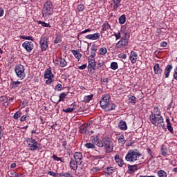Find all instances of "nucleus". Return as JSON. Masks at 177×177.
Wrapping results in <instances>:
<instances>
[{"label":"nucleus","mask_w":177,"mask_h":177,"mask_svg":"<svg viewBox=\"0 0 177 177\" xmlns=\"http://www.w3.org/2000/svg\"><path fill=\"white\" fill-rule=\"evenodd\" d=\"M91 142H92L94 145H96L97 147H104L106 153H111L113 151V149H114V144L111 139L108 137H104L102 140H100L99 137L92 136L91 138Z\"/></svg>","instance_id":"obj_1"},{"label":"nucleus","mask_w":177,"mask_h":177,"mask_svg":"<svg viewBox=\"0 0 177 177\" xmlns=\"http://www.w3.org/2000/svg\"><path fill=\"white\" fill-rule=\"evenodd\" d=\"M149 118L153 125L156 127H158V125L164 127V118H162L161 113L158 111V108H154V113H151Z\"/></svg>","instance_id":"obj_2"},{"label":"nucleus","mask_w":177,"mask_h":177,"mask_svg":"<svg viewBox=\"0 0 177 177\" xmlns=\"http://www.w3.org/2000/svg\"><path fill=\"white\" fill-rule=\"evenodd\" d=\"M142 156V153L138 151V150H129L125 156V160L128 162H135L138 161V158Z\"/></svg>","instance_id":"obj_3"},{"label":"nucleus","mask_w":177,"mask_h":177,"mask_svg":"<svg viewBox=\"0 0 177 177\" xmlns=\"http://www.w3.org/2000/svg\"><path fill=\"white\" fill-rule=\"evenodd\" d=\"M52 12H53V4L50 1L46 2L42 9V17L48 19L52 15Z\"/></svg>","instance_id":"obj_4"},{"label":"nucleus","mask_w":177,"mask_h":177,"mask_svg":"<svg viewBox=\"0 0 177 177\" xmlns=\"http://www.w3.org/2000/svg\"><path fill=\"white\" fill-rule=\"evenodd\" d=\"M26 142L28 147H30V150H31V151L39 150V149L41 148V145L36 142L35 139L34 138H26Z\"/></svg>","instance_id":"obj_5"},{"label":"nucleus","mask_w":177,"mask_h":177,"mask_svg":"<svg viewBox=\"0 0 177 177\" xmlns=\"http://www.w3.org/2000/svg\"><path fill=\"white\" fill-rule=\"evenodd\" d=\"M15 71L17 77L20 78L21 80H24L26 78V69L24 68V66L19 64L15 66Z\"/></svg>","instance_id":"obj_6"},{"label":"nucleus","mask_w":177,"mask_h":177,"mask_svg":"<svg viewBox=\"0 0 177 177\" xmlns=\"http://www.w3.org/2000/svg\"><path fill=\"white\" fill-rule=\"evenodd\" d=\"M44 78L46 79V85H50L55 81V75L52 73L50 68L46 69L44 72Z\"/></svg>","instance_id":"obj_7"},{"label":"nucleus","mask_w":177,"mask_h":177,"mask_svg":"<svg viewBox=\"0 0 177 177\" xmlns=\"http://www.w3.org/2000/svg\"><path fill=\"white\" fill-rule=\"evenodd\" d=\"M110 99H111V96L110 94H105L100 101V104L102 109H106L109 104L110 103Z\"/></svg>","instance_id":"obj_8"},{"label":"nucleus","mask_w":177,"mask_h":177,"mask_svg":"<svg viewBox=\"0 0 177 177\" xmlns=\"http://www.w3.org/2000/svg\"><path fill=\"white\" fill-rule=\"evenodd\" d=\"M128 46V40L127 39H121L115 46V49L116 50H121L124 49V48Z\"/></svg>","instance_id":"obj_9"},{"label":"nucleus","mask_w":177,"mask_h":177,"mask_svg":"<svg viewBox=\"0 0 177 177\" xmlns=\"http://www.w3.org/2000/svg\"><path fill=\"white\" fill-rule=\"evenodd\" d=\"M22 46L28 53H31L32 49H34V44L32 41H26L22 44Z\"/></svg>","instance_id":"obj_10"},{"label":"nucleus","mask_w":177,"mask_h":177,"mask_svg":"<svg viewBox=\"0 0 177 177\" xmlns=\"http://www.w3.org/2000/svg\"><path fill=\"white\" fill-rule=\"evenodd\" d=\"M54 64L59 67H66L67 66V62L64 58H59L58 59L53 60Z\"/></svg>","instance_id":"obj_11"},{"label":"nucleus","mask_w":177,"mask_h":177,"mask_svg":"<svg viewBox=\"0 0 177 177\" xmlns=\"http://www.w3.org/2000/svg\"><path fill=\"white\" fill-rule=\"evenodd\" d=\"M39 44L41 50H46L48 49V38L46 37H41Z\"/></svg>","instance_id":"obj_12"},{"label":"nucleus","mask_w":177,"mask_h":177,"mask_svg":"<svg viewBox=\"0 0 177 177\" xmlns=\"http://www.w3.org/2000/svg\"><path fill=\"white\" fill-rule=\"evenodd\" d=\"M74 160L76 161V162H77V164L79 165H82V160L84 158V156H82V153L81 152H75L74 155Z\"/></svg>","instance_id":"obj_13"},{"label":"nucleus","mask_w":177,"mask_h":177,"mask_svg":"<svg viewBox=\"0 0 177 177\" xmlns=\"http://www.w3.org/2000/svg\"><path fill=\"white\" fill-rule=\"evenodd\" d=\"M85 38L86 39H91V41H95L96 39H99V38H100V34L97 32L90 34L85 36Z\"/></svg>","instance_id":"obj_14"},{"label":"nucleus","mask_w":177,"mask_h":177,"mask_svg":"<svg viewBox=\"0 0 177 177\" xmlns=\"http://www.w3.org/2000/svg\"><path fill=\"white\" fill-rule=\"evenodd\" d=\"M78 165H81L78 164V162L76 160H74V159H71L69 162V167L71 169H73V171H77L78 169Z\"/></svg>","instance_id":"obj_15"},{"label":"nucleus","mask_w":177,"mask_h":177,"mask_svg":"<svg viewBox=\"0 0 177 177\" xmlns=\"http://www.w3.org/2000/svg\"><path fill=\"white\" fill-rule=\"evenodd\" d=\"M129 60L132 63V64H135L136 61L138 60V53L135 51H131L130 53Z\"/></svg>","instance_id":"obj_16"},{"label":"nucleus","mask_w":177,"mask_h":177,"mask_svg":"<svg viewBox=\"0 0 177 177\" xmlns=\"http://www.w3.org/2000/svg\"><path fill=\"white\" fill-rule=\"evenodd\" d=\"M136 171H138V165H128L127 174L132 175V174H135Z\"/></svg>","instance_id":"obj_17"},{"label":"nucleus","mask_w":177,"mask_h":177,"mask_svg":"<svg viewBox=\"0 0 177 177\" xmlns=\"http://www.w3.org/2000/svg\"><path fill=\"white\" fill-rule=\"evenodd\" d=\"M88 68H93V70L96 68V62L95 61V58L88 57Z\"/></svg>","instance_id":"obj_18"},{"label":"nucleus","mask_w":177,"mask_h":177,"mask_svg":"<svg viewBox=\"0 0 177 177\" xmlns=\"http://www.w3.org/2000/svg\"><path fill=\"white\" fill-rule=\"evenodd\" d=\"M111 29V26L109 24V21H106L102 26V32L107 31Z\"/></svg>","instance_id":"obj_19"},{"label":"nucleus","mask_w":177,"mask_h":177,"mask_svg":"<svg viewBox=\"0 0 177 177\" xmlns=\"http://www.w3.org/2000/svg\"><path fill=\"white\" fill-rule=\"evenodd\" d=\"M171 70H172V65L168 64L165 69V78H168L169 77V74Z\"/></svg>","instance_id":"obj_20"},{"label":"nucleus","mask_w":177,"mask_h":177,"mask_svg":"<svg viewBox=\"0 0 177 177\" xmlns=\"http://www.w3.org/2000/svg\"><path fill=\"white\" fill-rule=\"evenodd\" d=\"M118 127L122 131H127V129H128V127L127 126V122H125V121H123V120H121L119 122Z\"/></svg>","instance_id":"obj_21"},{"label":"nucleus","mask_w":177,"mask_h":177,"mask_svg":"<svg viewBox=\"0 0 177 177\" xmlns=\"http://www.w3.org/2000/svg\"><path fill=\"white\" fill-rule=\"evenodd\" d=\"M153 70H154L155 74L160 75L162 73V69L160 68V64H155V66H153Z\"/></svg>","instance_id":"obj_22"},{"label":"nucleus","mask_w":177,"mask_h":177,"mask_svg":"<svg viewBox=\"0 0 177 177\" xmlns=\"http://www.w3.org/2000/svg\"><path fill=\"white\" fill-rule=\"evenodd\" d=\"M115 162H117L118 165H119V167H122L124 165V160L121 158H120V156L116 155L115 156Z\"/></svg>","instance_id":"obj_23"},{"label":"nucleus","mask_w":177,"mask_h":177,"mask_svg":"<svg viewBox=\"0 0 177 177\" xmlns=\"http://www.w3.org/2000/svg\"><path fill=\"white\" fill-rule=\"evenodd\" d=\"M115 107H117V106L115 105V104L114 103H109L107 106L105 108L106 109V111H111L113 110H115Z\"/></svg>","instance_id":"obj_24"},{"label":"nucleus","mask_w":177,"mask_h":177,"mask_svg":"<svg viewBox=\"0 0 177 177\" xmlns=\"http://www.w3.org/2000/svg\"><path fill=\"white\" fill-rule=\"evenodd\" d=\"M167 122V128L171 133H174V129L172 128V124H171V121L169 120V118L166 119Z\"/></svg>","instance_id":"obj_25"},{"label":"nucleus","mask_w":177,"mask_h":177,"mask_svg":"<svg viewBox=\"0 0 177 177\" xmlns=\"http://www.w3.org/2000/svg\"><path fill=\"white\" fill-rule=\"evenodd\" d=\"M113 3V10H117L121 5V0H112Z\"/></svg>","instance_id":"obj_26"},{"label":"nucleus","mask_w":177,"mask_h":177,"mask_svg":"<svg viewBox=\"0 0 177 177\" xmlns=\"http://www.w3.org/2000/svg\"><path fill=\"white\" fill-rule=\"evenodd\" d=\"M71 53L75 56V57L77 59V60H80V59L82 57V55L77 50H72Z\"/></svg>","instance_id":"obj_27"},{"label":"nucleus","mask_w":177,"mask_h":177,"mask_svg":"<svg viewBox=\"0 0 177 177\" xmlns=\"http://www.w3.org/2000/svg\"><path fill=\"white\" fill-rule=\"evenodd\" d=\"M118 142L120 145H125L127 140H125V137L124 136V135H121L118 137Z\"/></svg>","instance_id":"obj_28"},{"label":"nucleus","mask_w":177,"mask_h":177,"mask_svg":"<svg viewBox=\"0 0 177 177\" xmlns=\"http://www.w3.org/2000/svg\"><path fill=\"white\" fill-rule=\"evenodd\" d=\"M93 99V95H86L84 97L83 102L84 103H89Z\"/></svg>","instance_id":"obj_29"},{"label":"nucleus","mask_w":177,"mask_h":177,"mask_svg":"<svg viewBox=\"0 0 177 177\" xmlns=\"http://www.w3.org/2000/svg\"><path fill=\"white\" fill-rule=\"evenodd\" d=\"M160 151H161V155L165 156L168 153V149L165 145H162Z\"/></svg>","instance_id":"obj_30"},{"label":"nucleus","mask_w":177,"mask_h":177,"mask_svg":"<svg viewBox=\"0 0 177 177\" xmlns=\"http://www.w3.org/2000/svg\"><path fill=\"white\" fill-rule=\"evenodd\" d=\"M59 98L57 103H59L60 102H64V99H66V97H67V93H62L61 94H59Z\"/></svg>","instance_id":"obj_31"},{"label":"nucleus","mask_w":177,"mask_h":177,"mask_svg":"<svg viewBox=\"0 0 177 177\" xmlns=\"http://www.w3.org/2000/svg\"><path fill=\"white\" fill-rule=\"evenodd\" d=\"M128 97L129 103H132L133 104H136V97L135 95H129Z\"/></svg>","instance_id":"obj_32"},{"label":"nucleus","mask_w":177,"mask_h":177,"mask_svg":"<svg viewBox=\"0 0 177 177\" xmlns=\"http://www.w3.org/2000/svg\"><path fill=\"white\" fill-rule=\"evenodd\" d=\"M72 106H73V108L68 107L66 109H63V111L64 113H73L75 110V108L74 107V106H75V102L73 103Z\"/></svg>","instance_id":"obj_33"},{"label":"nucleus","mask_w":177,"mask_h":177,"mask_svg":"<svg viewBox=\"0 0 177 177\" xmlns=\"http://www.w3.org/2000/svg\"><path fill=\"white\" fill-rule=\"evenodd\" d=\"M105 172L107 175H110V174L115 172V168L114 167H107L106 169H105Z\"/></svg>","instance_id":"obj_34"},{"label":"nucleus","mask_w":177,"mask_h":177,"mask_svg":"<svg viewBox=\"0 0 177 177\" xmlns=\"http://www.w3.org/2000/svg\"><path fill=\"white\" fill-rule=\"evenodd\" d=\"M86 149H96V145L92 142H87L85 144Z\"/></svg>","instance_id":"obj_35"},{"label":"nucleus","mask_w":177,"mask_h":177,"mask_svg":"<svg viewBox=\"0 0 177 177\" xmlns=\"http://www.w3.org/2000/svg\"><path fill=\"white\" fill-rule=\"evenodd\" d=\"M126 21H127V17L125 16V15H123L119 17L120 24H125Z\"/></svg>","instance_id":"obj_36"},{"label":"nucleus","mask_w":177,"mask_h":177,"mask_svg":"<svg viewBox=\"0 0 177 177\" xmlns=\"http://www.w3.org/2000/svg\"><path fill=\"white\" fill-rule=\"evenodd\" d=\"M158 176L159 177H167L168 175L167 174V172L164 170H158Z\"/></svg>","instance_id":"obj_37"},{"label":"nucleus","mask_w":177,"mask_h":177,"mask_svg":"<svg viewBox=\"0 0 177 177\" xmlns=\"http://www.w3.org/2000/svg\"><path fill=\"white\" fill-rule=\"evenodd\" d=\"M80 133H83L84 135L86 133V131H88V127L82 125L80 127Z\"/></svg>","instance_id":"obj_38"},{"label":"nucleus","mask_w":177,"mask_h":177,"mask_svg":"<svg viewBox=\"0 0 177 177\" xmlns=\"http://www.w3.org/2000/svg\"><path fill=\"white\" fill-rule=\"evenodd\" d=\"M37 24H40L43 27H50V24L42 21H38Z\"/></svg>","instance_id":"obj_39"},{"label":"nucleus","mask_w":177,"mask_h":177,"mask_svg":"<svg viewBox=\"0 0 177 177\" xmlns=\"http://www.w3.org/2000/svg\"><path fill=\"white\" fill-rule=\"evenodd\" d=\"M20 117H21V112L20 111H18L14 114L13 118L15 120H19Z\"/></svg>","instance_id":"obj_40"},{"label":"nucleus","mask_w":177,"mask_h":177,"mask_svg":"<svg viewBox=\"0 0 177 177\" xmlns=\"http://www.w3.org/2000/svg\"><path fill=\"white\" fill-rule=\"evenodd\" d=\"M20 84H21V82L19 81L12 82V84H11L12 88L15 89V88H17V86H19V85H20Z\"/></svg>","instance_id":"obj_41"},{"label":"nucleus","mask_w":177,"mask_h":177,"mask_svg":"<svg viewBox=\"0 0 177 177\" xmlns=\"http://www.w3.org/2000/svg\"><path fill=\"white\" fill-rule=\"evenodd\" d=\"M111 70H117L118 68V64L117 62L111 63Z\"/></svg>","instance_id":"obj_42"},{"label":"nucleus","mask_w":177,"mask_h":177,"mask_svg":"<svg viewBox=\"0 0 177 177\" xmlns=\"http://www.w3.org/2000/svg\"><path fill=\"white\" fill-rule=\"evenodd\" d=\"M62 89H63V86L62 85V84H57L55 86V91H56L57 92H60Z\"/></svg>","instance_id":"obj_43"},{"label":"nucleus","mask_w":177,"mask_h":177,"mask_svg":"<svg viewBox=\"0 0 177 177\" xmlns=\"http://www.w3.org/2000/svg\"><path fill=\"white\" fill-rule=\"evenodd\" d=\"M107 53V48H101L100 49V55H102V56H104Z\"/></svg>","instance_id":"obj_44"},{"label":"nucleus","mask_w":177,"mask_h":177,"mask_svg":"<svg viewBox=\"0 0 177 177\" xmlns=\"http://www.w3.org/2000/svg\"><path fill=\"white\" fill-rule=\"evenodd\" d=\"M147 151L148 154H149L151 160H153V158H154V152L151 151V149L150 148L147 149Z\"/></svg>","instance_id":"obj_45"},{"label":"nucleus","mask_w":177,"mask_h":177,"mask_svg":"<svg viewBox=\"0 0 177 177\" xmlns=\"http://www.w3.org/2000/svg\"><path fill=\"white\" fill-rule=\"evenodd\" d=\"M21 39H28V41H34V38H32V36H21Z\"/></svg>","instance_id":"obj_46"},{"label":"nucleus","mask_w":177,"mask_h":177,"mask_svg":"<svg viewBox=\"0 0 177 177\" xmlns=\"http://www.w3.org/2000/svg\"><path fill=\"white\" fill-rule=\"evenodd\" d=\"M113 35L115 37L116 39H120V38H121V35H122V30L118 32H115Z\"/></svg>","instance_id":"obj_47"},{"label":"nucleus","mask_w":177,"mask_h":177,"mask_svg":"<svg viewBox=\"0 0 177 177\" xmlns=\"http://www.w3.org/2000/svg\"><path fill=\"white\" fill-rule=\"evenodd\" d=\"M122 34L123 37L122 39H126V41H128V39L129 38V33H128L127 32H122Z\"/></svg>","instance_id":"obj_48"},{"label":"nucleus","mask_w":177,"mask_h":177,"mask_svg":"<svg viewBox=\"0 0 177 177\" xmlns=\"http://www.w3.org/2000/svg\"><path fill=\"white\" fill-rule=\"evenodd\" d=\"M62 41V37L57 36L54 40V44H59Z\"/></svg>","instance_id":"obj_49"},{"label":"nucleus","mask_w":177,"mask_h":177,"mask_svg":"<svg viewBox=\"0 0 177 177\" xmlns=\"http://www.w3.org/2000/svg\"><path fill=\"white\" fill-rule=\"evenodd\" d=\"M62 147L64 150H70V148L67 147V141L62 142Z\"/></svg>","instance_id":"obj_50"},{"label":"nucleus","mask_w":177,"mask_h":177,"mask_svg":"<svg viewBox=\"0 0 177 177\" xmlns=\"http://www.w3.org/2000/svg\"><path fill=\"white\" fill-rule=\"evenodd\" d=\"M85 9V6L84 5H78L77 6V10L78 12H83Z\"/></svg>","instance_id":"obj_51"},{"label":"nucleus","mask_w":177,"mask_h":177,"mask_svg":"<svg viewBox=\"0 0 177 177\" xmlns=\"http://www.w3.org/2000/svg\"><path fill=\"white\" fill-rule=\"evenodd\" d=\"M48 175L54 177L59 176V174L55 173L54 171H48Z\"/></svg>","instance_id":"obj_52"},{"label":"nucleus","mask_w":177,"mask_h":177,"mask_svg":"<svg viewBox=\"0 0 177 177\" xmlns=\"http://www.w3.org/2000/svg\"><path fill=\"white\" fill-rule=\"evenodd\" d=\"M28 115H23L22 117H21V118H20V121L21 122H24V121H26L27 120V118H28Z\"/></svg>","instance_id":"obj_53"},{"label":"nucleus","mask_w":177,"mask_h":177,"mask_svg":"<svg viewBox=\"0 0 177 177\" xmlns=\"http://www.w3.org/2000/svg\"><path fill=\"white\" fill-rule=\"evenodd\" d=\"M11 177H24V174L14 173V175L11 176Z\"/></svg>","instance_id":"obj_54"},{"label":"nucleus","mask_w":177,"mask_h":177,"mask_svg":"<svg viewBox=\"0 0 177 177\" xmlns=\"http://www.w3.org/2000/svg\"><path fill=\"white\" fill-rule=\"evenodd\" d=\"M53 159L55 160V161H62V158H59L56 155L53 156Z\"/></svg>","instance_id":"obj_55"},{"label":"nucleus","mask_w":177,"mask_h":177,"mask_svg":"<svg viewBox=\"0 0 177 177\" xmlns=\"http://www.w3.org/2000/svg\"><path fill=\"white\" fill-rule=\"evenodd\" d=\"M94 158H95V160H102V158H104V156H103V155L95 156L94 157Z\"/></svg>","instance_id":"obj_56"},{"label":"nucleus","mask_w":177,"mask_h":177,"mask_svg":"<svg viewBox=\"0 0 177 177\" xmlns=\"http://www.w3.org/2000/svg\"><path fill=\"white\" fill-rule=\"evenodd\" d=\"M118 57L120 59H127V54H120Z\"/></svg>","instance_id":"obj_57"},{"label":"nucleus","mask_w":177,"mask_h":177,"mask_svg":"<svg viewBox=\"0 0 177 177\" xmlns=\"http://www.w3.org/2000/svg\"><path fill=\"white\" fill-rule=\"evenodd\" d=\"M174 80H177V66H176V68L175 70H174Z\"/></svg>","instance_id":"obj_58"},{"label":"nucleus","mask_w":177,"mask_h":177,"mask_svg":"<svg viewBox=\"0 0 177 177\" xmlns=\"http://www.w3.org/2000/svg\"><path fill=\"white\" fill-rule=\"evenodd\" d=\"M5 13V10H3V8H0V17H2V16H3Z\"/></svg>","instance_id":"obj_59"},{"label":"nucleus","mask_w":177,"mask_h":177,"mask_svg":"<svg viewBox=\"0 0 177 177\" xmlns=\"http://www.w3.org/2000/svg\"><path fill=\"white\" fill-rule=\"evenodd\" d=\"M86 68V64H83L80 66H78L79 70H85Z\"/></svg>","instance_id":"obj_60"},{"label":"nucleus","mask_w":177,"mask_h":177,"mask_svg":"<svg viewBox=\"0 0 177 177\" xmlns=\"http://www.w3.org/2000/svg\"><path fill=\"white\" fill-rule=\"evenodd\" d=\"M95 56H96V53L91 51V55L88 57H91L92 59V58H95Z\"/></svg>","instance_id":"obj_61"},{"label":"nucleus","mask_w":177,"mask_h":177,"mask_svg":"<svg viewBox=\"0 0 177 177\" xmlns=\"http://www.w3.org/2000/svg\"><path fill=\"white\" fill-rule=\"evenodd\" d=\"M167 45V41H162V43H160V46L162 48H165Z\"/></svg>","instance_id":"obj_62"},{"label":"nucleus","mask_w":177,"mask_h":177,"mask_svg":"<svg viewBox=\"0 0 177 177\" xmlns=\"http://www.w3.org/2000/svg\"><path fill=\"white\" fill-rule=\"evenodd\" d=\"M92 171H93V172H99V171H100V168H99V167H93Z\"/></svg>","instance_id":"obj_63"},{"label":"nucleus","mask_w":177,"mask_h":177,"mask_svg":"<svg viewBox=\"0 0 177 177\" xmlns=\"http://www.w3.org/2000/svg\"><path fill=\"white\" fill-rule=\"evenodd\" d=\"M91 52H95L97 50V48L95 46H92L91 48Z\"/></svg>","instance_id":"obj_64"}]
</instances>
